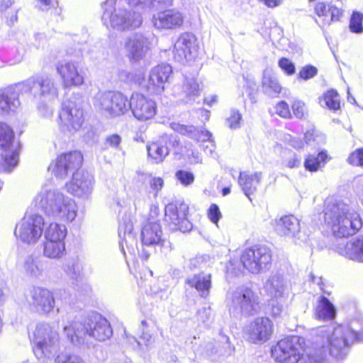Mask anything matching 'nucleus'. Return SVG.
Listing matches in <instances>:
<instances>
[{
    "instance_id": "nucleus-7",
    "label": "nucleus",
    "mask_w": 363,
    "mask_h": 363,
    "mask_svg": "<svg viewBox=\"0 0 363 363\" xmlns=\"http://www.w3.org/2000/svg\"><path fill=\"white\" fill-rule=\"evenodd\" d=\"M129 100L120 92L104 91L97 93L94 98L95 109L107 118H116L128 111Z\"/></svg>"
},
{
    "instance_id": "nucleus-64",
    "label": "nucleus",
    "mask_w": 363,
    "mask_h": 363,
    "mask_svg": "<svg viewBox=\"0 0 363 363\" xmlns=\"http://www.w3.org/2000/svg\"><path fill=\"white\" fill-rule=\"evenodd\" d=\"M38 113L41 117L50 118L53 114V108L48 104H42L38 106Z\"/></svg>"
},
{
    "instance_id": "nucleus-15",
    "label": "nucleus",
    "mask_w": 363,
    "mask_h": 363,
    "mask_svg": "<svg viewBox=\"0 0 363 363\" xmlns=\"http://www.w3.org/2000/svg\"><path fill=\"white\" fill-rule=\"evenodd\" d=\"M189 206L182 201H176L165 206L164 220L172 230L189 232L192 228L191 223L187 218Z\"/></svg>"
},
{
    "instance_id": "nucleus-38",
    "label": "nucleus",
    "mask_w": 363,
    "mask_h": 363,
    "mask_svg": "<svg viewBox=\"0 0 363 363\" xmlns=\"http://www.w3.org/2000/svg\"><path fill=\"white\" fill-rule=\"evenodd\" d=\"M65 253L64 241H46L43 242V255L50 259H60Z\"/></svg>"
},
{
    "instance_id": "nucleus-8",
    "label": "nucleus",
    "mask_w": 363,
    "mask_h": 363,
    "mask_svg": "<svg viewBox=\"0 0 363 363\" xmlns=\"http://www.w3.org/2000/svg\"><path fill=\"white\" fill-rule=\"evenodd\" d=\"M230 313L234 315H251L259 309V298L250 288H239L230 291L227 295Z\"/></svg>"
},
{
    "instance_id": "nucleus-50",
    "label": "nucleus",
    "mask_w": 363,
    "mask_h": 363,
    "mask_svg": "<svg viewBox=\"0 0 363 363\" xmlns=\"http://www.w3.org/2000/svg\"><path fill=\"white\" fill-rule=\"evenodd\" d=\"M305 142L309 145L315 146L325 142V138L323 135H318L314 130L307 131L304 135Z\"/></svg>"
},
{
    "instance_id": "nucleus-29",
    "label": "nucleus",
    "mask_w": 363,
    "mask_h": 363,
    "mask_svg": "<svg viewBox=\"0 0 363 363\" xmlns=\"http://www.w3.org/2000/svg\"><path fill=\"white\" fill-rule=\"evenodd\" d=\"M274 230L281 236L302 240L300 232V221L292 215L285 216L277 219Z\"/></svg>"
},
{
    "instance_id": "nucleus-30",
    "label": "nucleus",
    "mask_w": 363,
    "mask_h": 363,
    "mask_svg": "<svg viewBox=\"0 0 363 363\" xmlns=\"http://www.w3.org/2000/svg\"><path fill=\"white\" fill-rule=\"evenodd\" d=\"M21 83L0 90V109L5 112L14 111L19 106L18 96L23 94Z\"/></svg>"
},
{
    "instance_id": "nucleus-1",
    "label": "nucleus",
    "mask_w": 363,
    "mask_h": 363,
    "mask_svg": "<svg viewBox=\"0 0 363 363\" xmlns=\"http://www.w3.org/2000/svg\"><path fill=\"white\" fill-rule=\"evenodd\" d=\"M152 0H106L102 5V21L118 31L133 30L140 28L143 18L140 8Z\"/></svg>"
},
{
    "instance_id": "nucleus-51",
    "label": "nucleus",
    "mask_w": 363,
    "mask_h": 363,
    "mask_svg": "<svg viewBox=\"0 0 363 363\" xmlns=\"http://www.w3.org/2000/svg\"><path fill=\"white\" fill-rule=\"evenodd\" d=\"M242 116L237 110L232 109L230 116L226 119L228 126L231 129H237L240 127V121Z\"/></svg>"
},
{
    "instance_id": "nucleus-47",
    "label": "nucleus",
    "mask_w": 363,
    "mask_h": 363,
    "mask_svg": "<svg viewBox=\"0 0 363 363\" xmlns=\"http://www.w3.org/2000/svg\"><path fill=\"white\" fill-rule=\"evenodd\" d=\"M54 363H84V361L77 354L62 352L55 357Z\"/></svg>"
},
{
    "instance_id": "nucleus-53",
    "label": "nucleus",
    "mask_w": 363,
    "mask_h": 363,
    "mask_svg": "<svg viewBox=\"0 0 363 363\" xmlns=\"http://www.w3.org/2000/svg\"><path fill=\"white\" fill-rule=\"evenodd\" d=\"M279 67L288 75H292L296 72L294 64L286 57H281L278 62Z\"/></svg>"
},
{
    "instance_id": "nucleus-31",
    "label": "nucleus",
    "mask_w": 363,
    "mask_h": 363,
    "mask_svg": "<svg viewBox=\"0 0 363 363\" xmlns=\"http://www.w3.org/2000/svg\"><path fill=\"white\" fill-rule=\"evenodd\" d=\"M133 225L129 218H123L118 227V236L120 238V247L125 254V247L130 253L134 252V245H136L135 235L133 233Z\"/></svg>"
},
{
    "instance_id": "nucleus-32",
    "label": "nucleus",
    "mask_w": 363,
    "mask_h": 363,
    "mask_svg": "<svg viewBox=\"0 0 363 363\" xmlns=\"http://www.w3.org/2000/svg\"><path fill=\"white\" fill-rule=\"evenodd\" d=\"M185 283L195 289L201 297L207 298L211 288V274L206 272L195 274L188 277Z\"/></svg>"
},
{
    "instance_id": "nucleus-46",
    "label": "nucleus",
    "mask_w": 363,
    "mask_h": 363,
    "mask_svg": "<svg viewBox=\"0 0 363 363\" xmlns=\"http://www.w3.org/2000/svg\"><path fill=\"white\" fill-rule=\"evenodd\" d=\"M315 11L319 18V20L316 19L315 21L320 27L330 24L325 21L326 18H330V5L319 2L315 6Z\"/></svg>"
},
{
    "instance_id": "nucleus-49",
    "label": "nucleus",
    "mask_w": 363,
    "mask_h": 363,
    "mask_svg": "<svg viewBox=\"0 0 363 363\" xmlns=\"http://www.w3.org/2000/svg\"><path fill=\"white\" fill-rule=\"evenodd\" d=\"M176 179L184 186L194 183L195 177L192 172L185 170H178L175 173Z\"/></svg>"
},
{
    "instance_id": "nucleus-55",
    "label": "nucleus",
    "mask_w": 363,
    "mask_h": 363,
    "mask_svg": "<svg viewBox=\"0 0 363 363\" xmlns=\"http://www.w3.org/2000/svg\"><path fill=\"white\" fill-rule=\"evenodd\" d=\"M318 73V69L312 65H306L300 70L298 76L300 78L308 80L314 77Z\"/></svg>"
},
{
    "instance_id": "nucleus-4",
    "label": "nucleus",
    "mask_w": 363,
    "mask_h": 363,
    "mask_svg": "<svg viewBox=\"0 0 363 363\" xmlns=\"http://www.w3.org/2000/svg\"><path fill=\"white\" fill-rule=\"evenodd\" d=\"M63 330L67 339L74 345L84 343L86 335L104 341L113 334L110 323L100 314L92 315L84 324L74 320L65 325Z\"/></svg>"
},
{
    "instance_id": "nucleus-58",
    "label": "nucleus",
    "mask_w": 363,
    "mask_h": 363,
    "mask_svg": "<svg viewBox=\"0 0 363 363\" xmlns=\"http://www.w3.org/2000/svg\"><path fill=\"white\" fill-rule=\"evenodd\" d=\"M221 216L222 215L218 206L215 203L211 204L208 211V217L211 221L218 225V222Z\"/></svg>"
},
{
    "instance_id": "nucleus-36",
    "label": "nucleus",
    "mask_w": 363,
    "mask_h": 363,
    "mask_svg": "<svg viewBox=\"0 0 363 363\" xmlns=\"http://www.w3.org/2000/svg\"><path fill=\"white\" fill-rule=\"evenodd\" d=\"M335 313L333 304L325 296H320L315 310V317L318 320H332Z\"/></svg>"
},
{
    "instance_id": "nucleus-26",
    "label": "nucleus",
    "mask_w": 363,
    "mask_h": 363,
    "mask_svg": "<svg viewBox=\"0 0 363 363\" xmlns=\"http://www.w3.org/2000/svg\"><path fill=\"white\" fill-rule=\"evenodd\" d=\"M94 178L88 172H77L66 184L67 191L79 197H87L93 190Z\"/></svg>"
},
{
    "instance_id": "nucleus-12",
    "label": "nucleus",
    "mask_w": 363,
    "mask_h": 363,
    "mask_svg": "<svg viewBox=\"0 0 363 363\" xmlns=\"http://www.w3.org/2000/svg\"><path fill=\"white\" fill-rule=\"evenodd\" d=\"M44 218L38 213L26 215L16 225L14 234L23 243L33 245L40 239L44 229Z\"/></svg>"
},
{
    "instance_id": "nucleus-9",
    "label": "nucleus",
    "mask_w": 363,
    "mask_h": 363,
    "mask_svg": "<svg viewBox=\"0 0 363 363\" xmlns=\"http://www.w3.org/2000/svg\"><path fill=\"white\" fill-rule=\"evenodd\" d=\"M0 172H11L18 162L19 143L14 141V133L6 123L0 122Z\"/></svg>"
},
{
    "instance_id": "nucleus-21",
    "label": "nucleus",
    "mask_w": 363,
    "mask_h": 363,
    "mask_svg": "<svg viewBox=\"0 0 363 363\" xmlns=\"http://www.w3.org/2000/svg\"><path fill=\"white\" fill-rule=\"evenodd\" d=\"M196 52V38L191 33L182 34L174 43V57L179 62L184 63L192 60Z\"/></svg>"
},
{
    "instance_id": "nucleus-43",
    "label": "nucleus",
    "mask_w": 363,
    "mask_h": 363,
    "mask_svg": "<svg viewBox=\"0 0 363 363\" xmlns=\"http://www.w3.org/2000/svg\"><path fill=\"white\" fill-rule=\"evenodd\" d=\"M328 156L325 152H320L318 155H309L304 162L306 169L310 172L317 171L322 165H324Z\"/></svg>"
},
{
    "instance_id": "nucleus-52",
    "label": "nucleus",
    "mask_w": 363,
    "mask_h": 363,
    "mask_svg": "<svg viewBox=\"0 0 363 363\" xmlns=\"http://www.w3.org/2000/svg\"><path fill=\"white\" fill-rule=\"evenodd\" d=\"M145 73L142 70H137L133 73H129L128 75V79L129 81L146 89L147 83L145 82Z\"/></svg>"
},
{
    "instance_id": "nucleus-28",
    "label": "nucleus",
    "mask_w": 363,
    "mask_h": 363,
    "mask_svg": "<svg viewBox=\"0 0 363 363\" xmlns=\"http://www.w3.org/2000/svg\"><path fill=\"white\" fill-rule=\"evenodd\" d=\"M173 94L186 104L194 102L200 94L199 84L196 79L185 76L182 83L174 86Z\"/></svg>"
},
{
    "instance_id": "nucleus-45",
    "label": "nucleus",
    "mask_w": 363,
    "mask_h": 363,
    "mask_svg": "<svg viewBox=\"0 0 363 363\" xmlns=\"http://www.w3.org/2000/svg\"><path fill=\"white\" fill-rule=\"evenodd\" d=\"M152 321H147L143 320L141 321L140 330L141 335L140 339L144 342L146 347L147 348L152 345L155 342L154 335L152 333Z\"/></svg>"
},
{
    "instance_id": "nucleus-35",
    "label": "nucleus",
    "mask_w": 363,
    "mask_h": 363,
    "mask_svg": "<svg viewBox=\"0 0 363 363\" xmlns=\"http://www.w3.org/2000/svg\"><path fill=\"white\" fill-rule=\"evenodd\" d=\"M342 254L350 259L363 262V236L347 242Z\"/></svg>"
},
{
    "instance_id": "nucleus-18",
    "label": "nucleus",
    "mask_w": 363,
    "mask_h": 363,
    "mask_svg": "<svg viewBox=\"0 0 363 363\" xmlns=\"http://www.w3.org/2000/svg\"><path fill=\"white\" fill-rule=\"evenodd\" d=\"M60 124L69 132L79 130L84 121L83 110L74 101L68 100L63 103L59 113Z\"/></svg>"
},
{
    "instance_id": "nucleus-59",
    "label": "nucleus",
    "mask_w": 363,
    "mask_h": 363,
    "mask_svg": "<svg viewBox=\"0 0 363 363\" xmlns=\"http://www.w3.org/2000/svg\"><path fill=\"white\" fill-rule=\"evenodd\" d=\"M198 315L201 320L204 323L208 324L213 318V311L211 307H204L198 311Z\"/></svg>"
},
{
    "instance_id": "nucleus-27",
    "label": "nucleus",
    "mask_w": 363,
    "mask_h": 363,
    "mask_svg": "<svg viewBox=\"0 0 363 363\" xmlns=\"http://www.w3.org/2000/svg\"><path fill=\"white\" fill-rule=\"evenodd\" d=\"M154 26L159 30L176 29L184 23L183 13L175 9L166 10L155 14L152 19Z\"/></svg>"
},
{
    "instance_id": "nucleus-61",
    "label": "nucleus",
    "mask_w": 363,
    "mask_h": 363,
    "mask_svg": "<svg viewBox=\"0 0 363 363\" xmlns=\"http://www.w3.org/2000/svg\"><path fill=\"white\" fill-rule=\"evenodd\" d=\"M276 113L282 118H289L291 116V112L289 108V105L285 101H280L275 107Z\"/></svg>"
},
{
    "instance_id": "nucleus-6",
    "label": "nucleus",
    "mask_w": 363,
    "mask_h": 363,
    "mask_svg": "<svg viewBox=\"0 0 363 363\" xmlns=\"http://www.w3.org/2000/svg\"><path fill=\"white\" fill-rule=\"evenodd\" d=\"M33 352L43 362L55 357L60 349L58 333L48 324H39L33 332Z\"/></svg>"
},
{
    "instance_id": "nucleus-44",
    "label": "nucleus",
    "mask_w": 363,
    "mask_h": 363,
    "mask_svg": "<svg viewBox=\"0 0 363 363\" xmlns=\"http://www.w3.org/2000/svg\"><path fill=\"white\" fill-rule=\"evenodd\" d=\"M83 269V263L81 259L76 257L69 261L64 266V271L71 279H77Z\"/></svg>"
},
{
    "instance_id": "nucleus-24",
    "label": "nucleus",
    "mask_w": 363,
    "mask_h": 363,
    "mask_svg": "<svg viewBox=\"0 0 363 363\" xmlns=\"http://www.w3.org/2000/svg\"><path fill=\"white\" fill-rule=\"evenodd\" d=\"M172 72V67L169 65L162 64L155 66L150 70L146 89L154 94H162Z\"/></svg>"
},
{
    "instance_id": "nucleus-48",
    "label": "nucleus",
    "mask_w": 363,
    "mask_h": 363,
    "mask_svg": "<svg viewBox=\"0 0 363 363\" xmlns=\"http://www.w3.org/2000/svg\"><path fill=\"white\" fill-rule=\"evenodd\" d=\"M363 14L359 12L354 11L351 17L350 23V30L355 33H361L363 32L362 26Z\"/></svg>"
},
{
    "instance_id": "nucleus-60",
    "label": "nucleus",
    "mask_w": 363,
    "mask_h": 363,
    "mask_svg": "<svg viewBox=\"0 0 363 363\" xmlns=\"http://www.w3.org/2000/svg\"><path fill=\"white\" fill-rule=\"evenodd\" d=\"M294 114L298 118H303L306 113L305 104L301 101H295L292 104Z\"/></svg>"
},
{
    "instance_id": "nucleus-34",
    "label": "nucleus",
    "mask_w": 363,
    "mask_h": 363,
    "mask_svg": "<svg viewBox=\"0 0 363 363\" xmlns=\"http://www.w3.org/2000/svg\"><path fill=\"white\" fill-rule=\"evenodd\" d=\"M170 127L173 130L182 135H186L198 142H199L201 137H203V140H206V138H209L211 136V133L208 130H199L194 125H186L173 122L170 124Z\"/></svg>"
},
{
    "instance_id": "nucleus-37",
    "label": "nucleus",
    "mask_w": 363,
    "mask_h": 363,
    "mask_svg": "<svg viewBox=\"0 0 363 363\" xmlns=\"http://www.w3.org/2000/svg\"><path fill=\"white\" fill-rule=\"evenodd\" d=\"M147 154L155 163H160L164 161L169 153L167 141L163 138L161 141L152 143L147 147Z\"/></svg>"
},
{
    "instance_id": "nucleus-33",
    "label": "nucleus",
    "mask_w": 363,
    "mask_h": 363,
    "mask_svg": "<svg viewBox=\"0 0 363 363\" xmlns=\"http://www.w3.org/2000/svg\"><path fill=\"white\" fill-rule=\"evenodd\" d=\"M261 179V172L251 173L250 172H241L240 173L238 183L244 194L250 198V196L257 190Z\"/></svg>"
},
{
    "instance_id": "nucleus-54",
    "label": "nucleus",
    "mask_w": 363,
    "mask_h": 363,
    "mask_svg": "<svg viewBox=\"0 0 363 363\" xmlns=\"http://www.w3.org/2000/svg\"><path fill=\"white\" fill-rule=\"evenodd\" d=\"M347 161L354 166L363 167V148L352 152L348 157Z\"/></svg>"
},
{
    "instance_id": "nucleus-41",
    "label": "nucleus",
    "mask_w": 363,
    "mask_h": 363,
    "mask_svg": "<svg viewBox=\"0 0 363 363\" xmlns=\"http://www.w3.org/2000/svg\"><path fill=\"white\" fill-rule=\"evenodd\" d=\"M319 103L322 107H326L332 111L340 108V97L338 93L333 90H329L320 98Z\"/></svg>"
},
{
    "instance_id": "nucleus-63",
    "label": "nucleus",
    "mask_w": 363,
    "mask_h": 363,
    "mask_svg": "<svg viewBox=\"0 0 363 363\" xmlns=\"http://www.w3.org/2000/svg\"><path fill=\"white\" fill-rule=\"evenodd\" d=\"M150 184L155 196H157L159 191L163 188L164 181L161 177H153L150 179Z\"/></svg>"
},
{
    "instance_id": "nucleus-19",
    "label": "nucleus",
    "mask_w": 363,
    "mask_h": 363,
    "mask_svg": "<svg viewBox=\"0 0 363 363\" xmlns=\"http://www.w3.org/2000/svg\"><path fill=\"white\" fill-rule=\"evenodd\" d=\"M162 229L159 223H147L141 230L142 250L140 252L141 258L147 260L152 252L153 247L160 244L162 241Z\"/></svg>"
},
{
    "instance_id": "nucleus-20",
    "label": "nucleus",
    "mask_w": 363,
    "mask_h": 363,
    "mask_svg": "<svg viewBox=\"0 0 363 363\" xmlns=\"http://www.w3.org/2000/svg\"><path fill=\"white\" fill-rule=\"evenodd\" d=\"M129 109L138 120L147 121L155 116L157 106L153 100L139 93H133L129 100Z\"/></svg>"
},
{
    "instance_id": "nucleus-40",
    "label": "nucleus",
    "mask_w": 363,
    "mask_h": 363,
    "mask_svg": "<svg viewBox=\"0 0 363 363\" xmlns=\"http://www.w3.org/2000/svg\"><path fill=\"white\" fill-rule=\"evenodd\" d=\"M66 235V227L57 223H51L44 232V238L46 241H64Z\"/></svg>"
},
{
    "instance_id": "nucleus-16",
    "label": "nucleus",
    "mask_w": 363,
    "mask_h": 363,
    "mask_svg": "<svg viewBox=\"0 0 363 363\" xmlns=\"http://www.w3.org/2000/svg\"><path fill=\"white\" fill-rule=\"evenodd\" d=\"M83 156L78 151L60 155L49 166V169L60 179H65L69 174H75L82 167Z\"/></svg>"
},
{
    "instance_id": "nucleus-25",
    "label": "nucleus",
    "mask_w": 363,
    "mask_h": 363,
    "mask_svg": "<svg viewBox=\"0 0 363 363\" xmlns=\"http://www.w3.org/2000/svg\"><path fill=\"white\" fill-rule=\"evenodd\" d=\"M272 328L273 324L268 318H257L246 328L247 339L253 343L265 342L269 339Z\"/></svg>"
},
{
    "instance_id": "nucleus-17",
    "label": "nucleus",
    "mask_w": 363,
    "mask_h": 363,
    "mask_svg": "<svg viewBox=\"0 0 363 363\" xmlns=\"http://www.w3.org/2000/svg\"><path fill=\"white\" fill-rule=\"evenodd\" d=\"M124 49L130 62H139L146 57L150 49V43L143 34L135 33L126 38Z\"/></svg>"
},
{
    "instance_id": "nucleus-22",
    "label": "nucleus",
    "mask_w": 363,
    "mask_h": 363,
    "mask_svg": "<svg viewBox=\"0 0 363 363\" xmlns=\"http://www.w3.org/2000/svg\"><path fill=\"white\" fill-rule=\"evenodd\" d=\"M56 70L65 87L78 86L84 83V77L79 70V65L72 60H63L57 62Z\"/></svg>"
},
{
    "instance_id": "nucleus-10",
    "label": "nucleus",
    "mask_w": 363,
    "mask_h": 363,
    "mask_svg": "<svg viewBox=\"0 0 363 363\" xmlns=\"http://www.w3.org/2000/svg\"><path fill=\"white\" fill-rule=\"evenodd\" d=\"M240 260L247 270L252 274H257L270 268L272 252L265 245H254L242 252Z\"/></svg>"
},
{
    "instance_id": "nucleus-3",
    "label": "nucleus",
    "mask_w": 363,
    "mask_h": 363,
    "mask_svg": "<svg viewBox=\"0 0 363 363\" xmlns=\"http://www.w3.org/2000/svg\"><path fill=\"white\" fill-rule=\"evenodd\" d=\"M35 206L48 216L63 221H73L77 214V206L74 199L60 189L44 186L33 199Z\"/></svg>"
},
{
    "instance_id": "nucleus-11",
    "label": "nucleus",
    "mask_w": 363,
    "mask_h": 363,
    "mask_svg": "<svg viewBox=\"0 0 363 363\" xmlns=\"http://www.w3.org/2000/svg\"><path fill=\"white\" fill-rule=\"evenodd\" d=\"M24 93L31 94L42 101H52L58 96V89L55 79L49 76L35 75L21 83Z\"/></svg>"
},
{
    "instance_id": "nucleus-13",
    "label": "nucleus",
    "mask_w": 363,
    "mask_h": 363,
    "mask_svg": "<svg viewBox=\"0 0 363 363\" xmlns=\"http://www.w3.org/2000/svg\"><path fill=\"white\" fill-rule=\"evenodd\" d=\"M26 300L31 311L41 315H48L55 308V298L48 289L38 286L30 287L26 294Z\"/></svg>"
},
{
    "instance_id": "nucleus-14",
    "label": "nucleus",
    "mask_w": 363,
    "mask_h": 363,
    "mask_svg": "<svg viewBox=\"0 0 363 363\" xmlns=\"http://www.w3.org/2000/svg\"><path fill=\"white\" fill-rule=\"evenodd\" d=\"M303 338L289 336L279 340L272 349V355L279 363H298L303 356Z\"/></svg>"
},
{
    "instance_id": "nucleus-2",
    "label": "nucleus",
    "mask_w": 363,
    "mask_h": 363,
    "mask_svg": "<svg viewBox=\"0 0 363 363\" xmlns=\"http://www.w3.org/2000/svg\"><path fill=\"white\" fill-rule=\"evenodd\" d=\"M324 221L336 238H346L357 233L362 227L358 212L345 203L333 198L325 203Z\"/></svg>"
},
{
    "instance_id": "nucleus-5",
    "label": "nucleus",
    "mask_w": 363,
    "mask_h": 363,
    "mask_svg": "<svg viewBox=\"0 0 363 363\" xmlns=\"http://www.w3.org/2000/svg\"><path fill=\"white\" fill-rule=\"evenodd\" d=\"M358 322L352 321L350 325H340L334 328L332 334L330 335V330H321L323 333V337L326 336L330 354L337 359L343 358L347 352V348L355 340H360L363 331L358 329Z\"/></svg>"
},
{
    "instance_id": "nucleus-56",
    "label": "nucleus",
    "mask_w": 363,
    "mask_h": 363,
    "mask_svg": "<svg viewBox=\"0 0 363 363\" xmlns=\"http://www.w3.org/2000/svg\"><path fill=\"white\" fill-rule=\"evenodd\" d=\"M284 302L272 299V314L274 318L280 317L283 313H285L286 306L284 304Z\"/></svg>"
},
{
    "instance_id": "nucleus-42",
    "label": "nucleus",
    "mask_w": 363,
    "mask_h": 363,
    "mask_svg": "<svg viewBox=\"0 0 363 363\" xmlns=\"http://www.w3.org/2000/svg\"><path fill=\"white\" fill-rule=\"evenodd\" d=\"M23 270L26 275L33 278L39 277L43 272L42 267L38 258L33 256H28L25 258Z\"/></svg>"
},
{
    "instance_id": "nucleus-62",
    "label": "nucleus",
    "mask_w": 363,
    "mask_h": 363,
    "mask_svg": "<svg viewBox=\"0 0 363 363\" xmlns=\"http://www.w3.org/2000/svg\"><path fill=\"white\" fill-rule=\"evenodd\" d=\"M212 135L211 134V136L209 138H206V140H203V137H201L199 141H201L203 143L202 147L204 150V152L206 154L213 155L215 150V145L214 141L211 139Z\"/></svg>"
},
{
    "instance_id": "nucleus-39",
    "label": "nucleus",
    "mask_w": 363,
    "mask_h": 363,
    "mask_svg": "<svg viewBox=\"0 0 363 363\" xmlns=\"http://www.w3.org/2000/svg\"><path fill=\"white\" fill-rule=\"evenodd\" d=\"M262 84L263 92L269 97L277 96L281 90L277 79L266 71L264 72Z\"/></svg>"
},
{
    "instance_id": "nucleus-57",
    "label": "nucleus",
    "mask_w": 363,
    "mask_h": 363,
    "mask_svg": "<svg viewBox=\"0 0 363 363\" xmlns=\"http://www.w3.org/2000/svg\"><path fill=\"white\" fill-rule=\"evenodd\" d=\"M121 142V137L117 134H113L106 137L103 148L107 150L109 147L118 148Z\"/></svg>"
},
{
    "instance_id": "nucleus-23",
    "label": "nucleus",
    "mask_w": 363,
    "mask_h": 363,
    "mask_svg": "<svg viewBox=\"0 0 363 363\" xmlns=\"http://www.w3.org/2000/svg\"><path fill=\"white\" fill-rule=\"evenodd\" d=\"M265 289L272 299L276 301H286L291 295L290 283L279 273L272 275L267 279Z\"/></svg>"
}]
</instances>
